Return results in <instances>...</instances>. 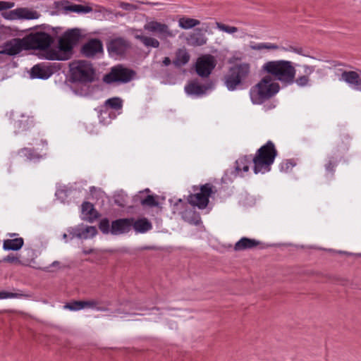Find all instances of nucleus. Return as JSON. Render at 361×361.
Segmentation results:
<instances>
[{"label": "nucleus", "mask_w": 361, "mask_h": 361, "mask_svg": "<svg viewBox=\"0 0 361 361\" xmlns=\"http://www.w3.org/2000/svg\"><path fill=\"white\" fill-rule=\"evenodd\" d=\"M262 71L270 75L274 81H279L285 85L293 84L296 74L293 62L287 60L267 61L262 65Z\"/></svg>", "instance_id": "1"}, {"label": "nucleus", "mask_w": 361, "mask_h": 361, "mask_svg": "<svg viewBox=\"0 0 361 361\" xmlns=\"http://www.w3.org/2000/svg\"><path fill=\"white\" fill-rule=\"evenodd\" d=\"M252 66L248 62H240L231 66L224 75L223 81L229 91L243 88L252 78Z\"/></svg>", "instance_id": "2"}, {"label": "nucleus", "mask_w": 361, "mask_h": 361, "mask_svg": "<svg viewBox=\"0 0 361 361\" xmlns=\"http://www.w3.org/2000/svg\"><path fill=\"white\" fill-rule=\"evenodd\" d=\"M279 90V84L270 75H266L250 88L249 94L252 104H262L275 96Z\"/></svg>", "instance_id": "3"}, {"label": "nucleus", "mask_w": 361, "mask_h": 361, "mask_svg": "<svg viewBox=\"0 0 361 361\" xmlns=\"http://www.w3.org/2000/svg\"><path fill=\"white\" fill-rule=\"evenodd\" d=\"M83 37L82 30L73 28L68 30L59 40V53L52 59L60 61L69 59L73 54V47Z\"/></svg>", "instance_id": "4"}, {"label": "nucleus", "mask_w": 361, "mask_h": 361, "mask_svg": "<svg viewBox=\"0 0 361 361\" xmlns=\"http://www.w3.org/2000/svg\"><path fill=\"white\" fill-rule=\"evenodd\" d=\"M277 155V150L271 141H268L262 146L252 158L254 172L264 173L270 171L271 165L274 163Z\"/></svg>", "instance_id": "5"}, {"label": "nucleus", "mask_w": 361, "mask_h": 361, "mask_svg": "<svg viewBox=\"0 0 361 361\" xmlns=\"http://www.w3.org/2000/svg\"><path fill=\"white\" fill-rule=\"evenodd\" d=\"M71 78L75 82H91L94 80V71L92 64L87 61H77L71 63Z\"/></svg>", "instance_id": "6"}, {"label": "nucleus", "mask_w": 361, "mask_h": 361, "mask_svg": "<svg viewBox=\"0 0 361 361\" xmlns=\"http://www.w3.org/2000/svg\"><path fill=\"white\" fill-rule=\"evenodd\" d=\"M27 50H46L53 42V38L45 32H31L24 37Z\"/></svg>", "instance_id": "7"}, {"label": "nucleus", "mask_w": 361, "mask_h": 361, "mask_svg": "<svg viewBox=\"0 0 361 361\" xmlns=\"http://www.w3.org/2000/svg\"><path fill=\"white\" fill-rule=\"evenodd\" d=\"M144 30L149 33L157 35L162 41L176 37L178 32L171 29L168 24L155 20H147L144 25Z\"/></svg>", "instance_id": "8"}, {"label": "nucleus", "mask_w": 361, "mask_h": 361, "mask_svg": "<svg viewBox=\"0 0 361 361\" xmlns=\"http://www.w3.org/2000/svg\"><path fill=\"white\" fill-rule=\"evenodd\" d=\"M135 75V72L122 65H117L111 68V71L104 75V81L106 83L130 82Z\"/></svg>", "instance_id": "9"}, {"label": "nucleus", "mask_w": 361, "mask_h": 361, "mask_svg": "<svg viewBox=\"0 0 361 361\" xmlns=\"http://www.w3.org/2000/svg\"><path fill=\"white\" fill-rule=\"evenodd\" d=\"M214 186L210 183L201 185L199 192L191 194L188 197V202L200 209H205L209 203V197L214 192Z\"/></svg>", "instance_id": "10"}, {"label": "nucleus", "mask_w": 361, "mask_h": 361, "mask_svg": "<svg viewBox=\"0 0 361 361\" xmlns=\"http://www.w3.org/2000/svg\"><path fill=\"white\" fill-rule=\"evenodd\" d=\"M216 60L212 55H204L197 59L195 70L197 75L202 78H207L216 66Z\"/></svg>", "instance_id": "11"}, {"label": "nucleus", "mask_w": 361, "mask_h": 361, "mask_svg": "<svg viewBox=\"0 0 361 361\" xmlns=\"http://www.w3.org/2000/svg\"><path fill=\"white\" fill-rule=\"evenodd\" d=\"M26 44L23 38H13L6 42L0 47V54L9 56H15L20 53L23 50H27Z\"/></svg>", "instance_id": "12"}, {"label": "nucleus", "mask_w": 361, "mask_h": 361, "mask_svg": "<svg viewBox=\"0 0 361 361\" xmlns=\"http://www.w3.org/2000/svg\"><path fill=\"white\" fill-rule=\"evenodd\" d=\"M101 304L102 302L97 300L73 301V302L66 304L64 308L71 311H77L83 308H91L100 312H107L109 308L105 306H102Z\"/></svg>", "instance_id": "13"}, {"label": "nucleus", "mask_w": 361, "mask_h": 361, "mask_svg": "<svg viewBox=\"0 0 361 361\" xmlns=\"http://www.w3.org/2000/svg\"><path fill=\"white\" fill-rule=\"evenodd\" d=\"M341 80L345 82L353 90L361 91V70L344 71L341 73Z\"/></svg>", "instance_id": "14"}, {"label": "nucleus", "mask_w": 361, "mask_h": 361, "mask_svg": "<svg viewBox=\"0 0 361 361\" xmlns=\"http://www.w3.org/2000/svg\"><path fill=\"white\" fill-rule=\"evenodd\" d=\"M130 47L129 42L123 38L118 37L110 41L108 44V51L114 56L123 55Z\"/></svg>", "instance_id": "15"}, {"label": "nucleus", "mask_w": 361, "mask_h": 361, "mask_svg": "<svg viewBox=\"0 0 361 361\" xmlns=\"http://www.w3.org/2000/svg\"><path fill=\"white\" fill-rule=\"evenodd\" d=\"M53 68L47 63H42L35 65L30 71L32 78L47 79L53 74Z\"/></svg>", "instance_id": "16"}, {"label": "nucleus", "mask_w": 361, "mask_h": 361, "mask_svg": "<svg viewBox=\"0 0 361 361\" xmlns=\"http://www.w3.org/2000/svg\"><path fill=\"white\" fill-rule=\"evenodd\" d=\"M132 218L120 219L112 221L111 233L113 235H120L131 230Z\"/></svg>", "instance_id": "17"}, {"label": "nucleus", "mask_w": 361, "mask_h": 361, "mask_svg": "<svg viewBox=\"0 0 361 361\" xmlns=\"http://www.w3.org/2000/svg\"><path fill=\"white\" fill-rule=\"evenodd\" d=\"M102 51V43L100 40L97 39H90L82 47V53L87 57H92Z\"/></svg>", "instance_id": "18"}, {"label": "nucleus", "mask_w": 361, "mask_h": 361, "mask_svg": "<svg viewBox=\"0 0 361 361\" xmlns=\"http://www.w3.org/2000/svg\"><path fill=\"white\" fill-rule=\"evenodd\" d=\"M56 8L63 9L66 11L75 12L78 13H87L92 11V8L87 6L80 4H71L67 1H61L55 3Z\"/></svg>", "instance_id": "19"}, {"label": "nucleus", "mask_w": 361, "mask_h": 361, "mask_svg": "<svg viewBox=\"0 0 361 361\" xmlns=\"http://www.w3.org/2000/svg\"><path fill=\"white\" fill-rule=\"evenodd\" d=\"M250 47L252 50L254 51H261L262 49H267V50H277L279 49H281L283 51H293L296 52L298 54H301L302 49L301 48H295L293 47L290 46L288 48L282 47L280 48L279 46H278L276 44L269 43V42H261V43H257V44H250Z\"/></svg>", "instance_id": "20"}, {"label": "nucleus", "mask_w": 361, "mask_h": 361, "mask_svg": "<svg viewBox=\"0 0 361 361\" xmlns=\"http://www.w3.org/2000/svg\"><path fill=\"white\" fill-rule=\"evenodd\" d=\"M187 44L192 47H200L207 44V37L202 32V30L196 29L186 38Z\"/></svg>", "instance_id": "21"}, {"label": "nucleus", "mask_w": 361, "mask_h": 361, "mask_svg": "<svg viewBox=\"0 0 361 361\" xmlns=\"http://www.w3.org/2000/svg\"><path fill=\"white\" fill-rule=\"evenodd\" d=\"M133 228L136 233H144L152 228V223L145 217L135 219L132 218L131 228Z\"/></svg>", "instance_id": "22"}, {"label": "nucleus", "mask_w": 361, "mask_h": 361, "mask_svg": "<svg viewBox=\"0 0 361 361\" xmlns=\"http://www.w3.org/2000/svg\"><path fill=\"white\" fill-rule=\"evenodd\" d=\"M207 90L205 85H200L197 81H191L185 87V91L188 94L201 96L204 94Z\"/></svg>", "instance_id": "23"}, {"label": "nucleus", "mask_w": 361, "mask_h": 361, "mask_svg": "<svg viewBox=\"0 0 361 361\" xmlns=\"http://www.w3.org/2000/svg\"><path fill=\"white\" fill-rule=\"evenodd\" d=\"M303 75L298 76L296 79L294 78V82H295L300 87H305L309 84L310 75L314 71V66L309 65H303Z\"/></svg>", "instance_id": "24"}, {"label": "nucleus", "mask_w": 361, "mask_h": 361, "mask_svg": "<svg viewBox=\"0 0 361 361\" xmlns=\"http://www.w3.org/2000/svg\"><path fill=\"white\" fill-rule=\"evenodd\" d=\"M259 241L248 238H242L234 245L235 251H242L252 249L259 245Z\"/></svg>", "instance_id": "25"}, {"label": "nucleus", "mask_w": 361, "mask_h": 361, "mask_svg": "<svg viewBox=\"0 0 361 361\" xmlns=\"http://www.w3.org/2000/svg\"><path fill=\"white\" fill-rule=\"evenodd\" d=\"M19 20H35L39 18L41 14L32 8L27 7L18 8Z\"/></svg>", "instance_id": "26"}, {"label": "nucleus", "mask_w": 361, "mask_h": 361, "mask_svg": "<svg viewBox=\"0 0 361 361\" xmlns=\"http://www.w3.org/2000/svg\"><path fill=\"white\" fill-rule=\"evenodd\" d=\"M82 213L86 220L92 221L98 217V213L92 203L85 202L82 204Z\"/></svg>", "instance_id": "27"}, {"label": "nucleus", "mask_w": 361, "mask_h": 361, "mask_svg": "<svg viewBox=\"0 0 361 361\" xmlns=\"http://www.w3.org/2000/svg\"><path fill=\"white\" fill-rule=\"evenodd\" d=\"M24 240L22 238L6 239L4 240L3 248L5 250H19L23 245Z\"/></svg>", "instance_id": "28"}, {"label": "nucleus", "mask_w": 361, "mask_h": 361, "mask_svg": "<svg viewBox=\"0 0 361 361\" xmlns=\"http://www.w3.org/2000/svg\"><path fill=\"white\" fill-rule=\"evenodd\" d=\"M190 56L185 49H178L176 52L173 63L176 66H182L188 63Z\"/></svg>", "instance_id": "29"}, {"label": "nucleus", "mask_w": 361, "mask_h": 361, "mask_svg": "<svg viewBox=\"0 0 361 361\" xmlns=\"http://www.w3.org/2000/svg\"><path fill=\"white\" fill-rule=\"evenodd\" d=\"M178 23L180 28L183 30H190L200 25V21L195 18L183 16L179 18Z\"/></svg>", "instance_id": "30"}, {"label": "nucleus", "mask_w": 361, "mask_h": 361, "mask_svg": "<svg viewBox=\"0 0 361 361\" xmlns=\"http://www.w3.org/2000/svg\"><path fill=\"white\" fill-rule=\"evenodd\" d=\"M135 37L140 40L147 47L159 48L160 46L159 41L154 37L143 35H136Z\"/></svg>", "instance_id": "31"}, {"label": "nucleus", "mask_w": 361, "mask_h": 361, "mask_svg": "<svg viewBox=\"0 0 361 361\" xmlns=\"http://www.w3.org/2000/svg\"><path fill=\"white\" fill-rule=\"evenodd\" d=\"M250 161V158L248 157H243L239 158L235 161V170L238 172L243 171L247 172L249 171V163Z\"/></svg>", "instance_id": "32"}, {"label": "nucleus", "mask_w": 361, "mask_h": 361, "mask_svg": "<svg viewBox=\"0 0 361 361\" xmlns=\"http://www.w3.org/2000/svg\"><path fill=\"white\" fill-rule=\"evenodd\" d=\"M32 124V121L25 116H22L20 119L15 121L14 123L15 128L18 130H27Z\"/></svg>", "instance_id": "33"}, {"label": "nucleus", "mask_w": 361, "mask_h": 361, "mask_svg": "<svg viewBox=\"0 0 361 361\" xmlns=\"http://www.w3.org/2000/svg\"><path fill=\"white\" fill-rule=\"evenodd\" d=\"M19 154L21 157H26L27 159L32 160L35 159H40L41 156L34 152L33 149L30 148H23L19 151Z\"/></svg>", "instance_id": "34"}, {"label": "nucleus", "mask_w": 361, "mask_h": 361, "mask_svg": "<svg viewBox=\"0 0 361 361\" xmlns=\"http://www.w3.org/2000/svg\"><path fill=\"white\" fill-rule=\"evenodd\" d=\"M216 25L219 30L230 35H233L234 33L237 32L239 30V29L237 27L231 26L219 22H216Z\"/></svg>", "instance_id": "35"}, {"label": "nucleus", "mask_w": 361, "mask_h": 361, "mask_svg": "<svg viewBox=\"0 0 361 361\" xmlns=\"http://www.w3.org/2000/svg\"><path fill=\"white\" fill-rule=\"evenodd\" d=\"M105 104L113 109L118 110L122 108V100L118 97H113L107 99Z\"/></svg>", "instance_id": "36"}, {"label": "nucleus", "mask_w": 361, "mask_h": 361, "mask_svg": "<svg viewBox=\"0 0 361 361\" xmlns=\"http://www.w3.org/2000/svg\"><path fill=\"white\" fill-rule=\"evenodd\" d=\"M97 229L94 226H87L80 233L79 238H88L94 237L97 234Z\"/></svg>", "instance_id": "37"}, {"label": "nucleus", "mask_w": 361, "mask_h": 361, "mask_svg": "<svg viewBox=\"0 0 361 361\" xmlns=\"http://www.w3.org/2000/svg\"><path fill=\"white\" fill-rule=\"evenodd\" d=\"M141 204L142 206L147 207H158L159 202L156 200V197L153 195H147L145 198L141 200Z\"/></svg>", "instance_id": "38"}, {"label": "nucleus", "mask_w": 361, "mask_h": 361, "mask_svg": "<svg viewBox=\"0 0 361 361\" xmlns=\"http://www.w3.org/2000/svg\"><path fill=\"white\" fill-rule=\"evenodd\" d=\"M23 293H10L5 290H0V300L7 298H16L24 296Z\"/></svg>", "instance_id": "39"}, {"label": "nucleus", "mask_w": 361, "mask_h": 361, "mask_svg": "<svg viewBox=\"0 0 361 361\" xmlns=\"http://www.w3.org/2000/svg\"><path fill=\"white\" fill-rule=\"evenodd\" d=\"M3 17L5 19L10 20H19V16H18V8L11 10L8 12L4 13Z\"/></svg>", "instance_id": "40"}, {"label": "nucleus", "mask_w": 361, "mask_h": 361, "mask_svg": "<svg viewBox=\"0 0 361 361\" xmlns=\"http://www.w3.org/2000/svg\"><path fill=\"white\" fill-rule=\"evenodd\" d=\"M99 227L101 231L104 233H108L111 231L109 221L106 219H102L100 221Z\"/></svg>", "instance_id": "41"}, {"label": "nucleus", "mask_w": 361, "mask_h": 361, "mask_svg": "<svg viewBox=\"0 0 361 361\" xmlns=\"http://www.w3.org/2000/svg\"><path fill=\"white\" fill-rule=\"evenodd\" d=\"M13 2L0 1V11L7 10L14 7Z\"/></svg>", "instance_id": "42"}, {"label": "nucleus", "mask_w": 361, "mask_h": 361, "mask_svg": "<svg viewBox=\"0 0 361 361\" xmlns=\"http://www.w3.org/2000/svg\"><path fill=\"white\" fill-rule=\"evenodd\" d=\"M118 6L126 11H132L136 8L135 6L126 2H119Z\"/></svg>", "instance_id": "43"}, {"label": "nucleus", "mask_w": 361, "mask_h": 361, "mask_svg": "<svg viewBox=\"0 0 361 361\" xmlns=\"http://www.w3.org/2000/svg\"><path fill=\"white\" fill-rule=\"evenodd\" d=\"M336 165V161L333 159H330L328 164H326L325 166L326 170L330 173H333Z\"/></svg>", "instance_id": "44"}, {"label": "nucleus", "mask_w": 361, "mask_h": 361, "mask_svg": "<svg viewBox=\"0 0 361 361\" xmlns=\"http://www.w3.org/2000/svg\"><path fill=\"white\" fill-rule=\"evenodd\" d=\"M41 27L44 30H50L51 29V30H54L56 34L58 33L57 30L60 29L59 27H55V28L54 27H51L49 25H41Z\"/></svg>", "instance_id": "45"}, {"label": "nucleus", "mask_w": 361, "mask_h": 361, "mask_svg": "<svg viewBox=\"0 0 361 361\" xmlns=\"http://www.w3.org/2000/svg\"><path fill=\"white\" fill-rule=\"evenodd\" d=\"M163 64L165 66H168L171 64V59H169V57H165L164 59H163V61H162Z\"/></svg>", "instance_id": "46"}, {"label": "nucleus", "mask_w": 361, "mask_h": 361, "mask_svg": "<svg viewBox=\"0 0 361 361\" xmlns=\"http://www.w3.org/2000/svg\"><path fill=\"white\" fill-rule=\"evenodd\" d=\"M204 27L202 30H204L205 32H209L210 28L209 23H203Z\"/></svg>", "instance_id": "47"}, {"label": "nucleus", "mask_w": 361, "mask_h": 361, "mask_svg": "<svg viewBox=\"0 0 361 361\" xmlns=\"http://www.w3.org/2000/svg\"><path fill=\"white\" fill-rule=\"evenodd\" d=\"M286 169L288 170L290 167H293V164H292V162L290 161H287L286 163Z\"/></svg>", "instance_id": "48"}, {"label": "nucleus", "mask_w": 361, "mask_h": 361, "mask_svg": "<svg viewBox=\"0 0 361 361\" xmlns=\"http://www.w3.org/2000/svg\"><path fill=\"white\" fill-rule=\"evenodd\" d=\"M60 264V262L59 261H54L51 266L52 267H59Z\"/></svg>", "instance_id": "49"}, {"label": "nucleus", "mask_w": 361, "mask_h": 361, "mask_svg": "<svg viewBox=\"0 0 361 361\" xmlns=\"http://www.w3.org/2000/svg\"><path fill=\"white\" fill-rule=\"evenodd\" d=\"M200 222V218L199 216H197L196 219L193 221L195 224H199Z\"/></svg>", "instance_id": "50"}, {"label": "nucleus", "mask_w": 361, "mask_h": 361, "mask_svg": "<svg viewBox=\"0 0 361 361\" xmlns=\"http://www.w3.org/2000/svg\"><path fill=\"white\" fill-rule=\"evenodd\" d=\"M179 203H182V200H181L180 199H179V200L177 201V202L174 204V207L178 206V204Z\"/></svg>", "instance_id": "51"}, {"label": "nucleus", "mask_w": 361, "mask_h": 361, "mask_svg": "<svg viewBox=\"0 0 361 361\" xmlns=\"http://www.w3.org/2000/svg\"><path fill=\"white\" fill-rule=\"evenodd\" d=\"M274 106L272 105V104H270L267 109H271V108H274Z\"/></svg>", "instance_id": "52"}, {"label": "nucleus", "mask_w": 361, "mask_h": 361, "mask_svg": "<svg viewBox=\"0 0 361 361\" xmlns=\"http://www.w3.org/2000/svg\"><path fill=\"white\" fill-rule=\"evenodd\" d=\"M242 34L243 35H242L241 37H245V36L247 35V34L245 32H243Z\"/></svg>", "instance_id": "53"}, {"label": "nucleus", "mask_w": 361, "mask_h": 361, "mask_svg": "<svg viewBox=\"0 0 361 361\" xmlns=\"http://www.w3.org/2000/svg\"><path fill=\"white\" fill-rule=\"evenodd\" d=\"M16 235V233H11V234H9V235H10L11 237H13V236H15Z\"/></svg>", "instance_id": "54"}, {"label": "nucleus", "mask_w": 361, "mask_h": 361, "mask_svg": "<svg viewBox=\"0 0 361 361\" xmlns=\"http://www.w3.org/2000/svg\"><path fill=\"white\" fill-rule=\"evenodd\" d=\"M44 270L49 271V267H47L44 268Z\"/></svg>", "instance_id": "55"}, {"label": "nucleus", "mask_w": 361, "mask_h": 361, "mask_svg": "<svg viewBox=\"0 0 361 361\" xmlns=\"http://www.w3.org/2000/svg\"><path fill=\"white\" fill-rule=\"evenodd\" d=\"M63 237L64 239H66L67 238V235L65 233V234H63Z\"/></svg>", "instance_id": "56"}, {"label": "nucleus", "mask_w": 361, "mask_h": 361, "mask_svg": "<svg viewBox=\"0 0 361 361\" xmlns=\"http://www.w3.org/2000/svg\"><path fill=\"white\" fill-rule=\"evenodd\" d=\"M339 252V253H341H341H345V252H342V251H340V252Z\"/></svg>", "instance_id": "57"}, {"label": "nucleus", "mask_w": 361, "mask_h": 361, "mask_svg": "<svg viewBox=\"0 0 361 361\" xmlns=\"http://www.w3.org/2000/svg\"><path fill=\"white\" fill-rule=\"evenodd\" d=\"M145 191L146 192H149V189H146Z\"/></svg>", "instance_id": "58"}]
</instances>
